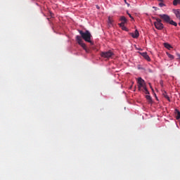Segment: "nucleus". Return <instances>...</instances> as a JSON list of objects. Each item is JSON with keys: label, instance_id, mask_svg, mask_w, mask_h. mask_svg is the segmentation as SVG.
I'll return each mask as SVG.
<instances>
[{"label": "nucleus", "instance_id": "f03ea898", "mask_svg": "<svg viewBox=\"0 0 180 180\" xmlns=\"http://www.w3.org/2000/svg\"><path fill=\"white\" fill-rule=\"evenodd\" d=\"M138 84L139 91H141V88H143L146 95H148L150 94V92L147 89V87L146 86V82L144 81V79H143L141 77H139L138 79Z\"/></svg>", "mask_w": 180, "mask_h": 180}, {"label": "nucleus", "instance_id": "f3484780", "mask_svg": "<svg viewBox=\"0 0 180 180\" xmlns=\"http://www.w3.org/2000/svg\"><path fill=\"white\" fill-rule=\"evenodd\" d=\"M176 119L177 120H179V119H180V113H178V114H177V116L176 117Z\"/></svg>", "mask_w": 180, "mask_h": 180}, {"label": "nucleus", "instance_id": "20e7f679", "mask_svg": "<svg viewBox=\"0 0 180 180\" xmlns=\"http://www.w3.org/2000/svg\"><path fill=\"white\" fill-rule=\"evenodd\" d=\"M115 53L112 51H104L101 53V56L103 58H112V56H114Z\"/></svg>", "mask_w": 180, "mask_h": 180}, {"label": "nucleus", "instance_id": "9d476101", "mask_svg": "<svg viewBox=\"0 0 180 180\" xmlns=\"http://www.w3.org/2000/svg\"><path fill=\"white\" fill-rule=\"evenodd\" d=\"M164 46L168 50H171V49H172V46L169 44H168V43H165Z\"/></svg>", "mask_w": 180, "mask_h": 180}, {"label": "nucleus", "instance_id": "0eeeda50", "mask_svg": "<svg viewBox=\"0 0 180 180\" xmlns=\"http://www.w3.org/2000/svg\"><path fill=\"white\" fill-rule=\"evenodd\" d=\"M131 36L133 37V39H137L140 36V34L139 33V30H136L134 33H131Z\"/></svg>", "mask_w": 180, "mask_h": 180}, {"label": "nucleus", "instance_id": "a211bd4d", "mask_svg": "<svg viewBox=\"0 0 180 180\" xmlns=\"http://www.w3.org/2000/svg\"><path fill=\"white\" fill-rule=\"evenodd\" d=\"M121 27H122V30H126V27H124V25L120 26Z\"/></svg>", "mask_w": 180, "mask_h": 180}, {"label": "nucleus", "instance_id": "ddd939ff", "mask_svg": "<svg viewBox=\"0 0 180 180\" xmlns=\"http://www.w3.org/2000/svg\"><path fill=\"white\" fill-rule=\"evenodd\" d=\"M178 4H180V0H174L173 1V5L174 6H176V5H178Z\"/></svg>", "mask_w": 180, "mask_h": 180}, {"label": "nucleus", "instance_id": "7ed1b4c3", "mask_svg": "<svg viewBox=\"0 0 180 180\" xmlns=\"http://www.w3.org/2000/svg\"><path fill=\"white\" fill-rule=\"evenodd\" d=\"M156 21L154 22L155 27L158 29V30H162L164 29V24H162L161 19L155 18Z\"/></svg>", "mask_w": 180, "mask_h": 180}, {"label": "nucleus", "instance_id": "1a4fd4ad", "mask_svg": "<svg viewBox=\"0 0 180 180\" xmlns=\"http://www.w3.org/2000/svg\"><path fill=\"white\" fill-rule=\"evenodd\" d=\"M162 96L167 99L169 102H171V99L169 98V96H168V94H167V91H162Z\"/></svg>", "mask_w": 180, "mask_h": 180}, {"label": "nucleus", "instance_id": "f8f14e48", "mask_svg": "<svg viewBox=\"0 0 180 180\" xmlns=\"http://www.w3.org/2000/svg\"><path fill=\"white\" fill-rule=\"evenodd\" d=\"M169 23L170 24V25H172L173 26H178V24L176 22H174V20H170V21L169 22Z\"/></svg>", "mask_w": 180, "mask_h": 180}, {"label": "nucleus", "instance_id": "2eb2a0df", "mask_svg": "<svg viewBox=\"0 0 180 180\" xmlns=\"http://www.w3.org/2000/svg\"><path fill=\"white\" fill-rule=\"evenodd\" d=\"M112 22H113V20H112V18L108 17V23L110 25H112Z\"/></svg>", "mask_w": 180, "mask_h": 180}, {"label": "nucleus", "instance_id": "9b49d317", "mask_svg": "<svg viewBox=\"0 0 180 180\" xmlns=\"http://www.w3.org/2000/svg\"><path fill=\"white\" fill-rule=\"evenodd\" d=\"M147 101H148L149 103H151L153 102V99L151 98V96L146 95V96Z\"/></svg>", "mask_w": 180, "mask_h": 180}, {"label": "nucleus", "instance_id": "6e6552de", "mask_svg": "<svg viewBox=\"0 0 180 180\" xmlns=\"http://www.w3.org/2000/svg\"><path fill=\"white\" fill-rule=\"evenodd\" d=\"M120 20L122 21V22L120 24V26H123V25H124V23L127 22V19H126V17L124 16H122L120 18Z\"/></svg>", "mask_w": 180, "mask_h": 180}, {"label": "nucleus", "instance_id": "f257e3e1", "mask_svg": "<svg viewBox=\"0 0 180 180\" xmlns=\"http://www.w3.org/2000/svg\"><path fill=\"white\" fill-rule=\"evenodd\" d=\"M79 34L81 36L77 35L76 37V41H77L78 44L85 50L86 53H89V49L86 48V45L84 44V41H87V43H90L91 46H94V41L91 40V38L92 37V35L91 34V32L89 31L86 30L85 32H84L82 30L79 31Z\"/></svg>", "mask_w": 180, "mask_h": 180}, {"label": "nucleus", "instance_id": "dca6fc26", "mask_svg": "<svg viewBox=\"0 0 180 180\" xmlns=\"http://www.w3.org/2000/svg\"><path fill=\"white\" fill-rule=\"evenodd\" d=\"M159 6H160V8H162V6H165V4H164V3L161 1L160 3H159Z\"/></svg>", "mask_w": 180, "mask_h": 180}, {"label": "nucleus", "instance_id": "39448f33", "mask_svg": "<svg viewBox=\"0 0 180 180\" xmlns=\"http://www.w3.org/2000/svg\"><path fill=\"white\" fill-rule=\"evenodd\" d=\"M159 16L160 18H161V19H163V20H165V22H166L167 23H169V22L171 20V18H169L168 15L160 14Z\"/></svg>", "mask_w": 180, "mask_h": 180}, {"label": "nucleus", "instance_id": "aec40b11", "mask_svg": "<svg viewBox=\"0 0 180 180\" xmlns=\"http://www.w3.org/2000/svg\"><path fill=\"white\" fill-rule=\"evenodd\" d=\"M128 15L129 16V18H130L131 19H134V18H133V16H131V14L128 13Z\"/></svg>", "mask_w": 180, "mask_h": 180}, {"label": "nucleus", "instance_id": "4be33fe9", "mask_svg": "<svg viewBox=\"0 0 180 180\" xmlns=\"http://www.w3.org/2000/svg\"><path fill=\"white\" fill-rule=\"evenodd\" d=\"M160 2H163L164 0H158Z\"/></svg>", "mask_w": 180, "mask_h": 180}, {"label": "nucleus", "instance_id": "423d86ee", "mask_svg": "<svg viewBox=\"0 0 180 180\" xmlns=\"http://www.w3.org/2000/svg\"><path fill=\"white\" fill-rule=\"evenodd\" d=\"M140 54L145 58V60H146V61H151V58H150V56L146 52L140 53Z\"/></svg>", "mask_w": 180, "mask_h": 180}, {"label": "nucleus", "instance_id": "4468645a", "mask_svg": "<svg viewBox=\"0 0 180 180\" xmlns=\"http://www.w3.org/2000/svg\"><path fill=\"white\" fill-rule=\"evenodd\" d=\"M167 57H169V58H170L171 60H174V56L170 54L169 53H167Z\"/></svg>", "mask_w": 180, "mask_h": 180}, {"label": "nucleus", "instance_id": "b1692460", "mask_svg": "<svg viewBox=\"0 0 180 180\" xmlns=\"http://www.w3.org/2000/svg\"><path fill=\"white\" fill-rule=\"evenodd\" d=\"M97 8H98V9H99V7H98V6H97Z\"/></svg>", "mask_w": 180, "mask_h": 180}, {"label": "nucleus", "instance_id": "412c9836", "mask_svg": "<svg viewBox=\"0 0 180 180\" xmlns=\"http://www.w3.org/2000/svg\"><path fill=\"white\" fill-rule=\"evenodd\" d=\"M175 110H176L175 113H180L179 110H178L177 109H176Z\"/></svg>", "mask_w": 180, "mask_h": 180}, {"label": "nucleus", "instance_id": "5701e85b", "mask_svg": "<svg viewBox=\"0 0 180 180\" xmlns=\"http://www.w3.org/2000/svg\"><path fill=\"white\" fill-rule=\"evenodd\" d=\"M124 2H125V4H127V2L126 1V0H124Z\"/></svg>", "mask_w": 180, "mask_h": 180}, {"label": "nucleus", "instance_id": "6ab92c4d", "mask_svg": "<svg viewBox=\"0 0 180 180\" xmlns=\"http://www.w3.org/2000/svg\"><path fill=\"white\" fill-rule=\"evenodd\" d=\"M160 84L161 85V86H162L164 85V82L162 81H160Z\"/></svg>", "mask_w": 180, "mask_h": 180}]
</instances>
